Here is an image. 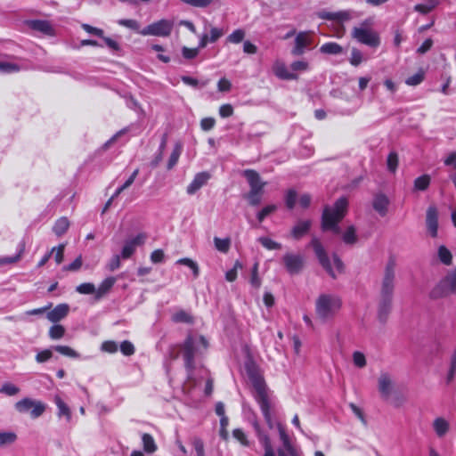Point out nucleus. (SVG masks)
Wrapping results in <instances>:
<instances>
[{
  "label": "nucleus",
  "instance_id": "1",
  "mask_svg": "<svg viewBox=\"0 0 456 456\" xmlns=\"http://www.w3.org/2000/svg\"><path fill=\"white\" fill-rule=\"evenodd\" d=\"M208 343L202 336L189 334L182 346V354L184 366L188 373V381L193 380V370L195 369V357L207 350Z\"/></svg>",
  "mask_w": 456,
  "mask_h": 456
},
{
  "label": "nucleus",
  "instance_id": "2",
  "mask_svg": "<svg viewBox=\"0 0 456 456\" xmlns=\"http://www.w3.org/2000/svg\"><path fill=\"white\" fill-rule=\"evenodd\" d=\"M348 201L346 198H339L333 207L326 206L322 216V229L340 234L338 223L344 218L347 211Z\"/></svg>",
  "mask_w": 456,
  "mask_h": 456
},
{
  "label": "nucleus",
  "instance_id": "3",
  "mask_svg": "<svg viewBox=\"0 0 456 456\" xmlns=\"http://www.w3.org/2000/svg\"><path fill=\"white\" fill-rule=\"evenodd\" d=\"M342 306L341 298L335 294L322 293L315 301V314L317 318L326 322L335 317Z\"/></svg>",
  "mask_w": 456,
  "mask_h": 456
},
{
  "label": "nucleus",
  "instance_id": "4",
  "mask_svg": "<svg viewBox=\"0 0 456 456\" xmlns=\"http://www.w3.org/2000/svg\"><path fill=\"white\" fill-rule=\"evenodd\" d=\"M311 246L319 260L321 265L326 270V272L332 277L336 278L337 273H340L343 272L344 265L341 259L337 256L333 255V265L323 248L322 242L317 238H313L311 240Z\"/></svg>",
  "mask_w": 456,
  "mask_h": 456
},
{
  "label": "nucleus",
  "instance_id": "5",
  "mask_svg": "<svg viewBox=\"0 0 456 456\" xmlns=\"http://www.w3.org/2000/svg\"><path fill=\"white\" fill-rule=\"evenodd\" d=\"M371 20H365L360 26L352 29V37L361 44L370 47H377L380 44L379 34L370 28Z\"/></svg>",
  "mask_w": 456,
  "mask_h": 456
},
{
  "label": "nucleus",
  "instance_id": "6",
  "mask_svg": "<svg viewBox=\"0 0 456 456\" xmlns=\"http://www.w3.org/2000/svg\"><path fill=\"white\" fill-rule=\"evenodd\" d=\"M395 281V264L390 260L385 268L382 279L379 298L393 300Z\"/></svg>",
  "mask_w": 456,
  "mask_h": 456
},
{
  "label": "nucleus",
  "instance_id": "7",
  "mask_svg": "<svg viewBox=\"0 0 456 456\" xmlns=\"http://www.w3.org/2000/svg\"><path fill=\"white\" fill-rule=\"evenodd\" d=\"M174 28V21L162 19L143 28L139 34L142 36L169 37Z\"/></svg>",
  "mask_w": 456,
  "mask_h": 456
},
{
  "label": "nucleus",
  "instance_id": "8",
  "mask_svg": "<svg viewBox=\"0 0 456 456\" xmlns=\"http://www.w3.org/2000/svg\"><path fill=\"white\" fill-rule=\"evenodd\" d=\"M14 407L20 413L29 412L32 419L39 418L46 409V405L44 403L29 397L18 401Z\"/></svg>",
  "mask_w": 456,
  "mask_h": 456
},
{
  "label": "nucleus",
  "instance_id": "9",
  "mask_svg": "<svg viewBox=\"0 0 456 456\" xmlns=\"http://www.w3.org/2000/svg\"><path fill=\"white\" fill-rule=\"evenodd\" d=\"M248 377L255 389V399L256 402L263 401L264 399L269 398L267 394L266 385L261 374L258 370L253 367L248 366L247 368Z\"/></svg>",
  "mask_w": 456,
  "mask_h": 456
},
{
  "label": "nucleus",
  "instance_id": "10",
  "mask_svg": "<svg viewBox=\"0 0 456 456\" xmlns=\"http://www.w3.org/2000/svg\"><path fill=\"white\" fill-rule=\"evenodd\" d=\"M146 238L147 237L145 233H139L133 238H128L127 240H126L121 250L122 258H130L135 252L136 248L144 244Z\"/></svg>",
  "mask_w": 456,
  "mask_h": 456
},
{
  "label": "nucleus",
  "instance_id": "11",
  "mask_svg": "<svg viewBox=\"0 0 456 456\" xmlns=\"http://www.w3.org/2000/svg\"><path fill=\"white\" fill-rule=\"evenodd\" d=\"M282 261L287 272L291 275L299 273L304 266V258L299 254L286 253Z\"/></svg>",
  "mask_w": 456,
  "mask_h": 456
},
{
  "label": "nucleus",
  "instance_id": "12",
  "mask_svg": "<svg viewBox=\"0 0 456 456\" xmlns=\"http://www.w3.org/2000/svg\"><path fill=\"white\" fill-rule=\"evenodd\" d=\"M313 43V34L310 31H301L297 34L295 38V45L291 50V53L295 56L302 55L306 48Z\"/></svg>",
  "mask_w": 456,
  "mask_h": 456
},
{
  "label": "nucleus",
  "instance_id": "13",
  "mask_svg": "<svg viewBox=\"0 0 456 456\" xmlns=\"http://www.w3.org/2000/svg\"><path fill=\"white\" fill-rule=\"evenodd\" d=\"M379 391L384 399H388L393 393L394 382L388 373H381L378 379Z\"/></svg>",
  "mask_w": 456,
  "mask_h": 456
},
{
  "label": "nucleus",
  "instance_id": "14",
  "mask_svg": "<svg viewBox=\"0 0 456 456\" xmlns=\"http://www.w3.org/2000/svg\"><path fill=\"white\" fill-rule=\"evenodd\" d=\"M280 438L282 442V447L278 450V456H298L297 452L291 445L289 436L281 424H278Z\"/></svg>",
  "mask_w": 456,
  "mask_h": 456
},
{
  "label": "nucleus",
  "instance_id": "15",
  "mask_svg": "<svg viewBox=\"0 0 456 456\" xmlns=\"http://www.w3.org/2000/svg\"><path fill=\"white\" fill-rule=\"evenodd\" d=\"M426 224L429 234L436 238L438 232V213L434 206H430L427 210Z\"/></svg>",
  "mask_w": 456,
  "mask_h": 456
},
{
  "label": "nucleus",
  "instance_id": "16",
  "mask_svg": "<svg viewBox=\"0 0 456 456\" xmlns=\"http://www.w3.org/2000/svg\"><path fill=\"white\" fill-rule=\"evenodd\" d=\"M210 179V174L208 172L198 173L191 183L187 186L186 191L188 194L192 195L205 185Z\"/></svg>",
  "mask_w": 456,
  "mask_h": 456
},
{
  "label": "nucleus",
  "instance_id": "17",
  "mask_svg": "<svg viewBox=\"0 0 456 456\" xmlns=\"http://www.w3.org/2000/svg\"><path fill=\"white\" fill-rule=\"evenodd\" d=\"M69 312V305L68 304L57 305L53 310L49 311L46 314L47 319L53 323H56L64 319Z\"/></svg>",
  "mask_w": 456,
  "mask_h": 456
},
{
  "label": "nucleus",
  "instance_id": "18",
  "mask_svg": "<svg viewBox=\"0 0 456 456\" xmlns=\"http://www.w3.org/2000/svg\"><path fill=\"white\" fill-rule=\"evenodd\" d=\"M254 428H255V430L256 433V436H257L260 444L264 447V450H265L264 456H275V453H274L273 448L272 446L271 440H270L269 436L261 431L258 423H256V422L254 423Z\"/></svg>",
  "mask_w": 456,
  "mask_h": 456
},
{
  "label": "nucleus",
  "instance_id": "19",
  "mask_svg": "<svg viewBox=\"0 0 456 456\" xmlns=\"http://www.w3.org/2000/svg\"><path fill=\"white\" fill-rule=\"evenodd\" d=\"M27 25L29 28L41 32L44 35L53 36V28L52 25L47 20H28Z\"/></svg>",
  "mask_w": 456,
  "mask_h": 456
},
{
  "label": "nucleus",
  "instance_id": "20",
  "mask_svg": "<svg viewBox=\"0 0 456 456\" xmlns=\"http://www.w3.org/2000/svg\"><path fill=\"white\" fill-rule=\"evenodd\" d=\"M388 205L389 200L385 194L379 193L375 195L372 201V207L381 216H385L387 215Z\"/></svg>",
  "mask_w": 456,
  "mask_h": 456
},
{
  "label": "nucleus",
  "instance_id": "21",
  "mask_svg": "<svg viewBox=\"0 0 456 456\" xmlns=\"http://www.w3.org/2000/svg\"><path fill=\"white\" fill-rule=\"evenodd\" d=\"M311 226V220H299L291 229L290 234L295 240H299L309 232Z\"/></svg>",
  "mask_w": 456,
  "mask_h": 456
},
{
  "label": "nucleus",
  "instance_id": "22",
  "mask_svg": "<svg viewBox=\"0 0 456 456\" xmlns=\"http://www.w3.org/2000/svg\"><path fill=\"white\" fill-rule=\"evenodd\" d=\"M273 73L276 77L285 80H295L297 79V76L289 71L286 65L281 61H276L273 66Z\"/></svg>",
  "mask_w": 456,
  "mask_h": 456
},
{
  "label": "nucleus",
  "instance_id": "23",
  "mask_svg": "<svg viewBox=\"0 0 456 456\" xmlns=\"http://www.w3.org/2000/svg\"><path fill=\"white\" fill-rule=\"evenodd\" d=\"M392 308V300L381 299L379 300L378 317L381 322H385L390 314Z\"/></svg>",
  "mask_w": 456,
  "mask_h": 456
},
{
  "label": "nucleus",
  "instance_id": "24",
  "mask_svg": "<svg viewBox=\"0 0 456 456\" xmlns=\"http://www.w3.org/2000/svg\"><path fill=\"white\" fill-rule=\"evenodd\" d=\"M115 282L116 279L114 277H108L103 280L96 289L95 298L100 299L106 295L114 286Z\"/></svg>",
  "mask_w": 456,
  "mask_h": 456
},
{
  "label": "nucleus",
  "instance_id": "25",
  "mask_svg": "<svg viewBox=\"0 0 456 456\" xmlns=\"http://www.w3.org/2000/svg\"><path fill=\"white\" fill-rule=\"evenodd\" d=\"M54 403L58 408V417H65L67 421H69L71 419V411L69 407L59 395L54 396Z\"/></svg>",
  "mask_w": 456,
  "mask_h": 456
},
{
  "label": "nucleus",
  "instance_id": "26",
  "mask_svg": "<svg viewBox=\"0 0 456 456\" xmlns=\"http://www.w3.org/2000/svg\"><path fill=\"white\" fill-rule=\"evenodd\" d=\"M260 409L262 411V413L264 415V418L270 428H273V421L271 414V403L269 398L264 399L263 401L257 402Z\"/></svg>",
  "mask_w": 456,
  "mask_h": 456
},
{
  "label": "nucleus",
  "instance_id": "27",
  "mask_svg": "<svg viewBox=\"0 0 456 456\" xmlns=\"http://www.w3.org/2000/svg\"><path fill=\"white\" fill-rule=\"evenodd\" d=\"M244 176L246 177L249 187H255V186H265V183L262 182L260 179L259 174L252 169H247L243 173Z\"/></svg>",
  "mask_w": 456,
  "mask_h": 456
},
{
  "label": "nucleus",
  "instance_id": "28",
  "mask_svg": "<svg viewBox=\"0 0 456 456\" xmlns=\"http://www.w3.org/2000/svg\"><path fill=\"white\" fill-rule=\"evenodd\" d=\"M436 257L444 265H450L452 263V254L444 245H441L438 247L437 252H436Z\"/></svg>",
  "mask_w": 456,
  "mask_h": 456
},
{
  "label": "nucleus",
  "instance_id": "29",
  "mask_svg": "<svg viewBox=\"0 0 456 456\" xmlns=\"http://www.w3.org/2000/svg\"><path fill=\"white\" fill-rule=\"evenodd\" d=\"M320 52L325 54L338 55L343 53V47L338 43L329 42L320 47Z\"/></svg>",
  "mask_w": 456,
  "mask_h": 456
},
{
  "label": "nucleus",
  "instance_id": "30",
  "mask_svg": "<svg viewBox=\"0 0 456 456\" xmlns=\"http://www.w3.org/2000/svg\"><path fill=\"white\" fill-rule=\"evenodd\" d=\"M142 447L143 451L146 453L151 454L155 452L158 449V446L155 443L154 438L150 434H143L142 436Z\"/></svg>",
  "mask_w": 456,
  "mask_h": 456
},
{
  "label": "nucleus",
  "instance_id": "31",
  "mask_svg": "<svg viewBox=\"0 0 456 456\" xmlns=\"http://www.w3.org/2000/svg\"><path fill=\"white\" fill-rule=\"evenodd\" d=\"M342 240L346 244L353 245L358 240L356 235V229L354 225H349L346 230L341 234Z\"/></svg>",
  "mask_w": 456,
  "mask_h": 456
},
{
  "label": "nucleus",
  "instance_id": "32",
  "mask_svg": "<svg viewBox=\"0 0 456 456\" xmlns=\"http://www.w3.org/2000/svg\"><path fill=\"white\" fill-rule=\"evenodd\" d=\"M433 428L438 436H444L449 429V423L443 418H437L434 420Z\"/></svg>",
  "mask_w": 456,
  "mask_h": 456
},
{
  "label": "nucleus",
  "instance_id": "33",
  "mask_svg": "<svg viewBox=\"0 0 456 456\" xmlns=\"http://www.w3.org/2000/svg\"><path fill=\"white\" fill-rule=\"evenodd\" d=\"M69 227V222L66 217H61L53 225V232L57 236L64 234Z\"/></svg>",
  "mask_w": 456,
  "mask_h": 456
},
{
  "label": "nucleus",
  "instance_id": "34",
  "mask_svg": "<svg viewBox=\"0 0 456 456\" xmlns=\"http://www.w3.org/2000/svg\"><path fill=\"white\" fill-rule=\"evenodd\" d=\"M456 377V349L452 352L450 358L449 370L446 374V383L450 384Z\"/></svg>",
  "mask_w": 456,
  "mask_h": 456
},
{
  "label": "nucleus",
  "instance_id": "35",
  "mask_svg": "<svg viewBox=\"0 0 456 456\" xmlns=\"http://www.w3.org/2000/svg\"><path fill=\"white\" fill-rule=\"evenodd\" d=\"M172 321L177 323H192L193 317L189 313L183 310H179L172 315Z\"/></svg>",
  "mask_w": 456,
  "mask_h": 456
},
{
  "label": "nucleus",
  "instance_id": "36",
  "mask_svg": "<svg viewBox=\"0 0 456 456\" xmlns=\"http://www.w3.org/2000/svg\"><path fill=\"white\" fill-rule=\"evenodd\" d=\"M176 264L185 265V266L189 267L190 269H191L195 278H197L199 276V274H200L199 265L192 259L188 258V257L180 258L176 261Z\"/></svg>",
  "mask_w": 456,
  "mask_h": 456
},
{
  "label": "nucleus",
  "instance_id": "37",
  "mask_svg": "<svg viewBox=\"0 0 456 456\" xmlns=\"http://www.w3.org/2000/svg\"><path fill=\"white\" fill-rule=\"evenodd\" d=\"M246 37V32L241 29L238 28L232 31L226 38V41L232 44H240L241 43Z\"/></svg>",
  "mask_w": 456,
  "mask_h": 456
},
{
  "label": "nucleus",
  "instance_id": "38",
  "mask_svg": "<svg viewBox=\"0 0 456 456\" xmlns=\"http://www.w3.org/2000/svg\"><path fill=\"white\" fill-rule=\"evenodd\" d=\"M53 350L70 358H78L79 354L68 346H54Z\"/></svg>",
  "mask_w": 456,
  "mask_h": 456
},
{
  "label": "nucleus",
  "instance_id": "39",
  "mask_svg": "<svg viewBox=\"0 0 456 456\" xmlns=\"http://www.w3.org/2000/svg\"><path fill=\"white\" fill-rule=\"evenodd\" d=\"M430 183V177L428 175H423L414 181V189L417 191H425Z\"/></svg>",
  "mask_w": 456,
  "mask_h": 456
},
{
  "label": "nucleus",
  "instance_id": "40",
  "mask_svg": "<svg viewBox=\"0 0 456 456\" xmlns=\"http://www.w3.org/2000/svg\"><path fill=\"white\" fill-rule=\"evenodd\" d=\"M258 241L261 243V245L264 248H265L266 249H269V250L281 248V243L276 242L268 237H260V238H258Z\"/></svg>",
  "mask_w": 456,
  "mask_h": 456
},
{
  "label": "nucleus",
  "instance_id": "41",
  "mask_svg": "<svg viewBox=\"0 0 456 456\" xmlns=\"http://www.w3.org/2000/svg\"><path fill=\"white\" fill-rule=\"evenodd\" d=\"M214 243H215L216 248L218 251L223 252V253H226L229 250V248H230L231 240L228 238H226V239H220V238L216 237L214 239Z\"/></svg>",
  "mask_w": 456,
  "mask_h": 456
},
{
  "label": "nucleus",
  "instance_id": "42",
  "mask_svg": "<svg viewBox=\"0 0 456 456\" xmlns=\"http://www.w3.org/2000/svg\"><path fill=\"white\" fill-rule=\"evenodd\" d=\"M182 152V146L179 144H176L173 152L171 153L168 163H167V169H172L176 163L178 162L179 157Z\"/></svg>",
  "mask_w": 456,
  "mask_h": 456
},
{
  "label": "nucleus",
  "instance_id": "43",
  "mask_svg": "<svg viewBox=\"0 0 456 456\" xmlns=\"http://www.w3.org/2000/svg\"><path fill=\"white\" fill-rule=\"evenodd\" d=\"M65 334V329L62 325L55 324L49 329V337L52 339H60Z\"/></svg>",
  "mask_w": 456,
  "mask_h": 456
},
{
  "label": "nucleus",
  "instance_id": "44",
  "mask_svg": "<svg viewBox=\"0 0 456 456\" xmlns=\"http://www.w3.org/2000/svg\"><path fill=\"white\" fill-rule=\"evenodd\" d=\"M76 291L83 295L96 294V288L93 283L85 282L81 283L76 288Z\"/></svg>",
  "mask_w": 456,
  "mask_h": 456
},
{
  "label": "nucleus",
  "instance_id": "45",
  "mask_svg": "<svg viewBox=\"0 0 456 456\" xmlns=\"http://www.w3.org/2000/svg\"><path fill=\"white\" fill-rule=\"evenodd\" d=\"M65 244H60L58 247H53L50 253L51 256L54 254L55 262L60 265L63 261Z\"/></svg>",
  "mask_w": 456,
  "mask_h": 456
},
{
  "label": "nucleus",
  "instance_id": "46",
  "mask_svg": "<svg viewBox=\"0 0 456 456\" xmlns=\"http://www.w3.org/2000/svg\"><path fill=\"white\" fill-rule=\"evenodd\" d=\"M20 388L12 383H4L0 388V393L9 396L19 394Z\"/></svg>",
  "mask_w": 456,
  "mask_h": 456
},
{
  "label": "nucleus",
  "instance_id": "47",
  "mask_svg": "<svg viewBox=\"0 0 456 456\" xmlns=\"http://www.w3.org/2000/svg\"><path fill=\"white\" fill-rule=\"evenodd\" d=\"M387 168L390 172L395 173L398 166V155L395 152H390L387 159Z\"/></svg>",
  "mask_w": 456,
  "mask_h": 456
},
{
  "label": "nucleus",
  "instance_id": "48",
  "mask_svg": "<svg viewBox=\"0 0 456 456\" xmlns=\"http://www.w3.org/2000/svg\"><path fill=\"white\" fill-rule=\"evenodd\" d=\"M118 23L120 26L128 28L130 29L135 30L139 33L140 24L137 20L132 19H121L118 20Z\"/></svg>",
  "mask_w": 456,
  "mask_h": 456
},
{
  "label": "nucleus",
  "instance_id": "49",
  "mask_svg": "<svg viewBox=\"0 0 456 456\" xmlns=\"http://www.w3.org/2000/svg\"><path fill=\"white\" fill-rule=\"evenodd\" d=\"M17 436L12 432H0V446L12 444Z\"/></svg>",
  "mask_w": 456,
  "mask_h": 456
},
{
  "label": "nucleus",
  "instance_id": "50",
  "mask_svg": "<svg viewBox=\"0 0 456 456\" xmlns=\"http://www.w3.org/2000/svg\"><path fill=\"white\" fill-rule=\"evenodd\" d=\"M362 61L363 57L362 52L356 48H353L351 52V57L349 60L350 63L353 66L357 67L362 63Z\"/></svg>",
  "mask_w": 456,
  "mask_h": 456
},
{
  "label": "nucleus",
  "instance_id": "51",
  "mask_svg": "<svg viewBox=\"0 0 456 456\" xmlns=\"http://www.w3.org/2000/svg\"><path fill=\"white\" fill-rule=\"evenodd\" d=\"M53 357L52 349H45L38 352L36 355V361L38 363H44L49 361Z\"/></svg>",
  "mask_w": 456,
  "mask_h": 456
},
{
  "label": "nucleus",
  "instance_id": "52",
  "mask_svg": "<svg viewBox=\"0 0 456 456\" xmlns=\"http://www.w3.org/2000/svg\"><path fill=\"white\" fill-rule=\"evenodd\" d=\"M297 192L295 190H289L287 191V194H286V197H285V203H286V206L289 209H292L295 205H296V201H297Z\"/></svg>",
  "mask_w": 456,
  "mask_h": 456
},
{
  "label": "nucleus",
  "instance_id": "53",
  "mask_svg": "<svg viewBox=\"0 0 456 456\" xmlns=\"http://www.w3.org/2000/svg\"><path fill=\"white\" fill-rule=\"evenodd\" d=\"M23 251H24V245L22 244L19 253L16 256L0 257V265H9V264H13V263L18 262L20 260Z\"/></svg>",
  "mask_w": 456,
  "mask_h": 456
},
{
  "label": "nucleus",
  "instance_id": "54",
  "mask_svg": "<svg viewBox=\"0 0 456 456\" xmlns=\"http://www.w3.org/2000/svg\"><path fill=\"white\" fill-rule=\"evenodd\" d=\"M277 209V207L275 205H268L262 208L261 211L258 212L256 217L257 220L261 223L264 221V219L268 216L270 214L273 213Z\"/></svg>",
  "mask_w": 456,
  "mask_h": 456
},
{
  "label": "nucleus",
  "instance_id": "55",
  "mask_svg": "<svg viewBox=\"0 0 456 456\" xmlns=\"http://www.w3.org/2000/svg\"><path fill=\"white\" fill-rule=\"evenodd\" d=\"M20 70V67L17 64L11 62L0 61V72L3 73H13Z\"/></svg>",
  "mask_w": 456,
  "mask_h": 456
},
{
  "label": "nucleus",
  "instance_id": "56",
  "mask_svg": "<svg viewBox=\"0 0 456 456\" xmlns=\"http://www.w3.org/2000/svg\"><path fill=\"white\" fill-rule=\"evenodd\" d=\"M353 362L354 364L358 368H363L367 363L364 354L359 351H355L353 354Z\"/></svg>",
  "mask_w": 456,
  "mask_h": 456
},
{
  "label": "nucleus",
  "instance_id": "57",
  "mask_svg": "<svg viewBox=\"0 0 456 456\" xmlns=\"http://www.w3.org/2000/svg\"><path fill=\"white\" fill-rule=\"evenodd\" d=\"M122 258L121 254L120 255H114L107 264L106 267L109 271L113 272L117 269H118L121 265L120 259Z\"/></svg>",
  "mask_w": 456,
  "mask_h": 456
},
{
  "label": "nucleus",
  "instance_id": "58",
  "mask_svg": "<svg viewBox=\"0 0 456 456\" xmlns=\"http://www.w3.org/2000/svg\"><path fill=\"white\" fill-rule=\"evenodd\" d=\"M437 4V2H430L428 4H416L414 6V10L422 14H427L430 12Z\"/></svg>",
  "mask_w": 456,
  "mask_h": 456
},
{
  "label": "nucleus",
  "instance_id": "59",
  "mask_svg": "<svg viewBox=\"0 0 456 456\" xmlns=\"http://www.w3.org/2000/svg\"><path fill=\"white\" fill-rule=\"evenodd\" d=\"M241 268H242L241 263L240 261H236L233 268L229 270L228 272H226L225 279L230 282L234 281L237 278L238 269H241Z\"/></svg>",
  "mask_w": 456,
  "mask_h": 456
},
{
  "label": "nucleus",
  "instance_id": "60",
  "mask_svg": "<svg viewBox=\"0 0 456 456\" xmlns=\"http://www.w3.org/2000/svg\"><path fill=\"white\" fill-rule=\"evenodd\" d=\"M349 408L353 411V413L359 419V420L362 423V425H367V419L363 414V411L361 408H359L356 404L354 403H349Z\"/></svg>",
  "mask_w": 456,
  "mask_h": 456
},
{
  "label": "nucleus",
  "instance_id": "61",
  "mask_svg": "<svg viewBox=\"0 0 456 456\" xmlns=\"http://www.w3.org/2000/svg\"><path fill=\"white\" fill-rule=\"evenodd\" d=\"M233 437L237 439L242 445L248 446L249 442L247 438L246 434L240 428H236L232 432Z\"/></svg>",
  "mask_w": 456,
  "mask_h": 456
},
{
  "label": "nucleus",
  "instance_id": "62",
  "mask_svg": "<svg viewBox=\"0 0 456 456\" xmlns=\"http://www.w3.org/2000/svg\"><path fill=\"white\" fill-rule=\"evenodd\" d=\"M120 351L124 355L130 356L134 354V346L130 341L125 340L120 345Z\"/></svg>",
  "mask_w": 456,
  "mask_h": 456
},
{
  "label": "nucleus",
  "instance_id": "63",
  "mask_svg": "<svg viewBox=\"0 0 456 456\" xmlns=\"http://www.w3.org/2000/svg\"><path fill=\"white\" fill-rule=\"evenodd\" d=\"M424 79V74L423 72H418L416 74H414L413 76H411L409 77L406 80H405V83L408 85V86H417L419 84H420Z\"/></svg>",
  "mask_w": 456,
  "mask_h": 456
},
{
  "label": "nucleus",
  "instance_id": "64",
  "mask_svg": "<svg viewBox=\"0 0 456 456\" xmlns=\"http://www.w3.org/2000/svg\"><path fill=\"white\" fill-rule=\"evenodd\" d=\"M192 445L196 451L197 456H205L203 441L199 437L192 439Z\"/></svg>",
  "mask_w": 456,
  "mask_h": 456
}]
</instances>
